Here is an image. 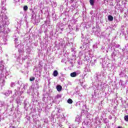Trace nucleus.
I'll use <instances>...</instances> for the list:
<instances>
[{"mask_svg": "<svg viewBox=\"0 0 128 128\" xmlns=\"http://www.w3.org/2000/svg\"><path fill=\"white\" fill-rule=\"evenodd\" d=\"M34 80H36V78L34 77H32L30 78V82H34Z\"/></svg>", "mask_w": 128, "mask_h": 128, "instance_id": "obj_9", "label": "nucleus"}, {"mask_svg": "<svg viewBox=\"0 0 128 128\" xmlns=\"http://www.w3.org/2000/svg\"><path fill=\"white\" fill-rule=\"evenodd\" d=\"M58 70H55L53 72V76H58Z\"/></svg>", "mask_w": 128, "mask_h": 128, "instance_id": "obj_3", "label": "nucleus"}, {"mask_svg": "<svg viewBox=\"0 0 128 128\" xmlns=\"http://www.w3.org/2000/svg\"><path fill=\"white\" fill-rule=\"evenodd\" d=\"M70 76H72V78H76V72H73L70 74Z\"/></svg>", "mask_w": 128, "mask_h": 128, "instance_id": "obj_4", "label": "nucleus"}, {"mask_svg": "<svg viewBox=\"0 0 128 128\" xmlns=\"http://www.w3.org/2000/svg\"><path fill=\"white\" fill-rule=\"evenodd\" d=\"M124 120L126 122H128V115H126L124 116Z\"/></svg>", "mask_w": 128, "mask_h": 128, "instance_id": "obj_7", "label": "nucleus"}, {"mask_svg": "<svg viewBox=\"0 0 128 128\" xmlns=\"http://www.w3.org/2000/svg\"><path fill=\"white\" fill-rule=\"evenodd\" d=\"M62 87L60 85H58L56 86V90L58 92H62Z\"/></svg>", "mask_w": 128, "mask_h": 128, "instance_id": "obj_1", "label": "nucleus"}, {"mask_svg": "<svg viewBox=\"0 0 128 128\" xmlns=\"http://www.w3.org/2000/svg\"><path fill=\"white\" fill-rule=\"evenodd\" d=\"M118 128H122V127H120V126H118Z\"/></svg>", "mask_w": 128, "mask_h": 128, "instance_id": "obj_10", "label": "nucleus"}, {"mask_svg": "<svg viewBox=\"0 0 128 128\" xmlns=\"http://www.w3.org/2000/svg\"><path fill=\"white\" fill-rule=\"evenodd\" d=\"M28 6H24V10L25 12H26V10H28Z\"/></svg>", "mask_w": 128, "mask_h": 128, "instance_id": "obj_6", "label": "nucleus"}, {"mask_svg": "<svg viewBox=\"0 0 128 128\" xmlns=\"http://www.w3.org/2000/svg\"><path fill=\"white\" fill-rule=\"evenodd\" d=\"M96 0H90V6H94V2Z\"/></svg>", "mask_w": 128, "mask_h": 128, "instance_id": "obj_5", "label": "nucleus"}, {"mask_svg": "<svg viewBox=\"0 0 128 128\" xmlns=\"http://www.w3.org/2000/svg\"><path fill=\"white\" fill-rule=\"evenodd\" d=\"M108 20L110 22H112L114 20V17L112 16L109 15L108 16Z\"/></svg>", "mask_w": 128, "mask_h": 128, "instance_id": "obj_2", "label": "nucleus"}, {"mask_svg": "<svg viewBox=\"0 0 128 128\" xmlns=\"http://www.w3.org/2000/svg\"><path fill=\"white\" fill-rule=\"evenodd\" d=\"M68 104H72V99H68Z\"/></svg>", "mask_w": 128, "mask_h": 128, "instance_id": "obj_8", "label": "nucleus"}]
</instances>
